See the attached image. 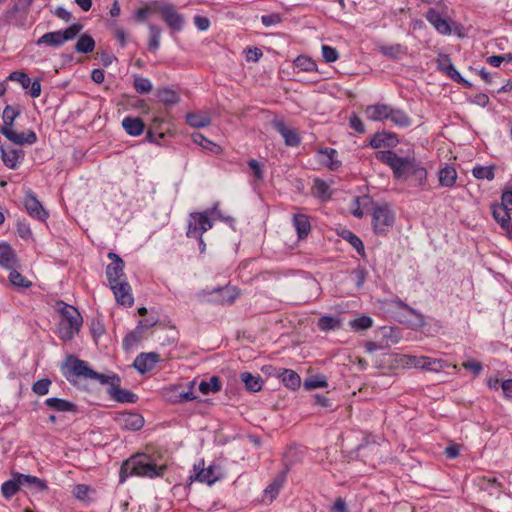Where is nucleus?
Here are the masks:
<instances>
[{
	"label": "nucleus",
	"mask_w": 512,
	"mask_h": 512,
	"mask_svg": "<svg viewBox=\"0 0 512 512\" xmlns=\"http://www.w3.org/2000/svg\"><path fill=\"white\" fill-rule=\"evenodd\" d=\"M166 466H158L147 454H135L124 461L120 467L119 481L123 483L130 476L155 478L162 476Z\"/></svg>",
	"instance_id": "nucleus-1"
},
{
	"label": "nucleus",
	"mask_w": 512,
	"mask_h": 512,
	"mask_svg": "<svg viewBox=\"0 0 512 512\" xmlns=\"http://www.w3.org/2000/svg\"><path fill=\"white\" fill-rule=\"evenodd\" d=\"M364 113L368 120L374 122L390 120L399 127H409L412 123L411 118L405 111L385 103L368 105L365 108Z\"/></svg>",
	"instance_id": "nucleus-2"
},
{
	"label": "nucleus",
	"mask_w": 512,
	"mask_h": 512,
	"mask_svg": "<svg viewBox=\"0 0 512 512\" xmlns=\"http://www.w3.org/2000/svg\"><path fill=\"white\" fill-rule=\"evenodd\" d=\"M375 158L389 166L396 179H406L416 160L414 157L410 156L400 157L392 150L377 151Z\"/></svg>",
	"instance_id": "nucleus-3"
},
{
	"label": "nucleus",
	"mask_w": 512,
	"mask_h": 512,
	"mask_svg": "<svg viewBox=\"0 0 512 512\" xmlns=\"http://www.w3.org/2000/svg\"><path fill=\"white\" fill-rule=\"evenodd\" d=\"M424 16L436 32L441 35L449 36L460 30V25L448 15V5H446V8L441 7L440 9L429 8Z\"/></svg>",
	"instance_id": "nucleus-4"
},
{
	"label": "nucleus",
	"mask_w": 512,
	"mask_h": 512,
	"mask_svg": "<svg viewBox=\"0 0 512 512\" xmlns=\"http://www.w3.org/2000/svg\"><path fill=\"white\" fill-rule=\"evenodd\" d=\"M82 29V24L73 23L64 30L45 33L36 41V44L38 46L46 45L53 48H59L65 42L73 40L81 32Z\"/></svg>",
	"instance_id": "nucleus-5"
},
{
	"label": "nucleus",
	"mask_w": 512,
	"mask_h": 512,
	"mask_svg": "<svg viewBox=\"0 0 512 512\" xmlns=\"http://www.w3.org/2000/svg\"><path fill=\"white\" fill-rule=\"evenodd\" d=\"M372 228L377 235H386L395 222V214L387 204H374L371 208Z\"/></svg>",
	"instance_id": "nucleus-6"
},
{
	"label": "nucleus",
	"mask_w": 512,
	"mask_h": 512,
	"mask_svg": "<svg viewBox=\"0 0 512 512\" xmlns=\"http://www.w3.org/2000/svg\"><path fill=\"white\" fill-rule=\"evenodd\" d=\"M209 213L212 211L190 213L186 231L188 238H200L213 227V221L208 216Z\"/></svg>",
	"instance_id": "nucleus-7"
},
{
	"label": "nucleus",
	"mask_w": 512,
	"mask_h": 512,
	"mask_svg": "<svg viewBox=\"0 0 512 512\" xmlns=\"http://www.w3.org/2000/svg\"><path fill=\"white\" fill-rule=\"evenodd\" d=\"M193 472L194 475L190 476L191 480H196L209 486L213 485L223 477L221 468L219 466L210 465L205 468L204 460H200L197 464H194Z\"/></svg>",
	"instance_id": "nucleus-8"
},
{
	"label": "nucleus",
	"mask_w": 512,
	"mask_h": 512,
	"mask_svg": "<svg viewBox=\"0 0 512 512\" xmlns=\"http://www.w3.org/2000/svg\"><path fill=\"white\" fill-rule=\"evenodd\" d=\"M162 19L167 26L174 32H180L184 28L185 18L182 14L177 12L172 4H164L159 8Z\"/></svg>",
	"instance_id": "nucleus-9"
},
{
	"label": "nucleus",
	"mask_w": 512,
	"mask_h": 512,
	"mask_svg": "<svg viewBox=\"0 0 512 512\" xmlns=\"http://www.w3.org/2000/svg\"><path fill=\"white\" fill-rule=\"evenodd\" d=\"M108 258L111 260V263L107 265L105 273L109 285L126 279L124 273L125 263L120 256L114 252H109Z\"/></svg>",
	"instance_id": "nucleus-10"
},
{
	"label": "nucleus",
	"mask_w": 512,
	"mask_h": 512,
	"mask_svg": "<svg viewBox=\"0 0 512 512\" xmlns=\"http://www.w3.org/2000/svg\"><path fill=\"white\" fill-rule=\"evenodd\" d=\"M68 362V370L64 372V376L69 382H73L74 377H91L93 369L88 366L86 361L70 356Z\"/></svg>",
	"instance_id": "nucleus-11"
},
{
	"label": "nucleus",
	"mask_w": 512,
	"mask_h": 512,
	"mask_svg": "<svg viewBox=\"0 0 512 512\" xmlns=\"http://www.w3.org/2000/svg\"><path fill=\"white\" fill-rule=\"evenodd\" d=\"M118 304L131 307L134 303L132 288L126 279L109 285Z\"/></svg>",
	"instance_id": "nucleus-12"
},
{
	"label": "nucleus",
	"mask_w": 512,
	"mask_h": 512,
	"mask_svg": "<svg viewBox=\"0 0 512 512\" xmlns=\"http://www.w3.org/2000/svg\"><path fill=\"white\" fill-rule=\"evenodd\" d=\"M116 423L121 429L137 431L144 425V418L136 412H122L115 418Z\"/></svg>",
	"instance_id": "nucleus-13"
},
{
	"label": "nucleus",
	"mask_w": 512,
	"mask_h": 512,
	"mask_svg": "<svg viewBox=\"0 0 512 512\" xmlns=\"http://www.w3.org/2000/svg\"><path fill=\"white\" fill-rule=\"evenodd\" d=\"M24 206L31 217L40 221H45L48 218V213L31 190L27 191L24 197Z\"/></svg>",
	"instance_id": "nucleus-14"
},
{
	"label": "nucleus",
	"mask_w": 512,
	"mask_h": 512,
	"mask_svg": "<svg viewBox=\"0 0 512 512\" xmlns=\"http://www.w3.org/2000/svg\"><path fill=\"white\" fill-rule=\"evenodd\" d=\"M438 68L443 71L449 78L453 81L461 84L462 86L469 88L471 87V83L464 79L461 74L456 70L454 65L451 62V59L448 55H439L437 59Z\"/></svg>",
	"instance_id": "nucleus-15"
},
{
	"label": "nucleus",
	"mask_w": 512,
	"mask_h": 512,
	"mask_svg": "<svg viewBox=\"0 0 512 512\" xmlns=\"http://www.w3.org/2000/svg\"><path fill=\"white\" fill-rule=\"evenodd\" d=\"M160 361V355L156 352L140 353L134 360V368L141 374L152 371Z\"/></svg>",
	"instance_id": "nucleus-16"
},
{
	"label": "nucleus",
	"mask_w": 512,
	"mask_h": 512,
	"mask_svg": "<svg viewBox=\"0 0 512 512\" xmlns=\"http://www.w3.org/2000/svg\"><path fill=\"white\" fill-rule=\"evenodd\" d=\"M0 133L16 145H31L37 141V136L33 130H29L27 133H17L10 128H0Z\"/></svg>",
	"instance_id": "nucleus-17"
},
{
	"label": "nucleus",
	"mask_w": 512,
	"mask_h": 512,
	"mask_svg": "<svg viewBox=\"0 0 512 512\" xmlns=\"http://www.w3.org/2000/svg\"><path fill=\"white\" fill-rule=\"evenodd\" d=\"M337 155V151L329 147L317 151L318 162L331 171H335L341 166V161L337 158Z\"/></svg>",
	"instance_id": "nucleus-18"
},
{
	"label": "nucleus",
	"mask_w": 512,
	"mask_h": 512,
	"mask_svg": "<svg viewBox=\"0 0 512 512\" xmlns=\"http://www.w3.org/2000/svg\"><path fill=\"white\" fill-rule=\"evenodd\" d=\"M391 304L397 307L398 309H403L409 315L413 316V321L410 322V327L413 329L422 328L426 325L425 318L422 313L417 311L416 309L409 306L407 303L402 301L400 298L396 297L391 300Z\"/></svg>",
	"instance_id": "nucleus-19"
},
{
	"label": "nucleus",
	"mask_w": 512,
	"mask_h": 512,
	"mask_svg": "<svg viewBox=\"0 0 512 512\" xmlns=\"http://www.w3.org/2000/svg\"><path fill=\"white\" fill-rule=\"evenodd\" d=\"M1 158L3 163L9 169H16L24 158V151L22 149H13L1 147Z\"/></svg>",
	"instance_id": "nucleus-20"
},
{
	"label": "nucleus",
	"mask_w": 512,
	"mask_h": 512,
	"mask_svg": "<svg viewBox=\"0 0 512 512\" xmlns=\"http://www.w3.org/2000/svg\"><path fill=\"white\" fill-rule=\"evenodd\" d=\"M164 397L168 402L171 403H183L196 399V396L190 388L188 391H180L179 387H171L165 390Z\"/></svg>",
	"instance_id": "nucleus-21"
},
{
	"label": "nucleus",
	"mask_w": 512,
	"mask_h": 512,
	"mask_svg": "<svg viewBox=\"0 0 512 512\" xmlns=\"http://www.w3.org/2000/svg\"><path fill=\"white\" fill-rule=\"evenodd\" d=\"M491 211L495 221L501 226L502 229L506 230L509 237H511V232L509 229L511 221V210L500 206L498 203H494L491 205Z\"/></svg>",
	"instance_id": "nucleus-22"
},
{
	"label": "nucleus",
	"mask_w": 512,
	"mask_h": 512,
	"mask_svg": "<svg viewBox=\"0 0 512 512\" xmlns=\"http://www.w3.org/2000/svg\"><path fill=\"white\" fill-rule=\"evenodd\" d=\"M273 125L284 138L287 146L296 147L300 144L301 139L299 135L293 129L288 128L283 121H275Z\"/></svg>",
	"instance_id": "nucleus-23"
},
{
	"label": "nucleus",
	"mask_w": 512,
	"mask_h": 512,
	"mask_svg": "<svg viewBox=\"0 0 512 512\" xmlns=\"http://www.w3.org/2000/svg\"><path fill=\"white\" fill-rule=\"evenodd\" d=\"M61 314L63 320L67 323L69 327L76 330L80 329L83 323V319L79 311L75 307L65 304L61 310Z\"/></svg>",
	"instance_id": "nucleus-24"
},
{
	"label": "nucleus",
	"mask_w": 512,
	"mask_h": 512,
	"mask_svg": "<svg viewBox=\"0 0 512 512\" xmlns=\"http://www.w3.org/2000/svg\"><path fill=\"white\" fill-rule=\"evenodd\" d=\"M293 226L299 239H305L311 231L309 217L303 213H295L292 217Z\"/></svg>",
	"instance_id": "nucleus-25"
},
{
	"label": "nucleus",
	"mask_w": 512,
	"mask_h": 512,
	"mask_svg": "<svg viewBox=\"0 0 512 512\" xmlns=\"http://www.w3.org/2000/svg\"><path fill=\"white\" fill-rule=\"evenodd\" d=\"M17 264V256L14 249L6 242L0 243V266L12 269Z\"/></svg>",
	"instance_id": "nucleus-26"
},
{
	"label": "nucleus",
	"mask_w": 512,
	"mask_h": 512,
	"mask_svg": "<svg viewBox=\"0 0 512 512\" xmlns=\"http://www.w3.org/2000/svg\"><path fill=\"white\" fill-rule=\"evenodd\" d=\"M374 202L370 196L364 195L362 197H357L354 200V206L351 210V213L356 218H363L364 215L371 213V208L373 207Z\"/></svg>",
	"instance_id": "nucleus-27"
},
{
	"label": "nucleus",
	"mask_w": 512,
	"mask_h": 512,
	"mask_svg": "<svg viewBox=\"0 0 512 512\" xmlns=\"http://www.w3.org/2000/svg\"><path fill=\"white\" fill-rule=\"evenodd\" d=\"M20 475L21 473L19 472H13L12 478L2 484L1 493L4 498L10 499L22 488V480L20 479Z\"/></svg>",
	"instance_id": "nucleus-28"
},
{
	"label": "nucleus",
	"mask_w": 512,
	"mask_h": 512,
	"mask_svg": "<svg viewBox=\"0 0 512 512\" xmlns=\"http://www.w3.org/2000/svg\"><path fill=\"white\" fill-rule=\"evenodd\" d=\"M45 405L53 411L56 412H77V406L66 399H61L57 397L47 398L45 400Z\"/></svg>",
	"instance_id": "nucleus-29"
},
{
	"label": "nucleus",
	"mask_w": 512,
	"mask_h": 512,
	"mask_svg": "<svg viewBox=\"0 0 512 512\" xmlns=\"http://www.w3.org/2000/svg\"><path fill=\"white\" fill-rule=\"evenodd\" d=\"M122 127L130 136H139L145 129L143 120L139 117L127 116L122 120Z\"/></svg>",
	"instance_id": "nucleus-30"
},
{
	"label": "nucleus",
	"mask_w": 512,
	"mask_h": 512,
	"mask_svg": "<svg viewBox=\"0 0 512 512\" xmlns=\"http://www.w3.org/2000/svg\"><path fill=\"white\" fill-rule=\"evenodd\" d=\"M20 479L22 480V487L27 488L31 492H43L48 489L46 481L36 476L21 473Z\"/></svg>",
	"instance_id": "nucleus-31"
},
{
	"label": "nucleus",
	"mask_w": 512,
	"mask_h": 512,
	"mask_svg": "<svg viewBox=\"0 0 512 512\" xmlns=\"http://www.w3.org/2000/svg\"><path fill=\"white\" fill-rule=\"evenodd\" d=\"M109 395L120 403H135L137 401V395L133 392L122 389L119 386H113L112 388H108Z\"/></svg>",
	"instance_id": "nucleus-32"
},
{
	"label": "nucleus",
	"mask_w": 512,
	"mask_h": 512,
	"mask_svg": "<svg viewBox=\"0 0 512 512\" xmlns=\"http://www.w3.org/2000/svg\"><path fill=\"white\" fill-rule=\"evenodd\" d=\"M439 184L442 187L452 188L456 184L457 171L454 167L446 165L438 173Z\"/></svg>",
	"instance_id": "nucleus-33"
},
{
	"label": "nucleus",
	"mask_w": 512,
	"mask_h": 512,
	"mask_svg": "<svg viewBox=\"0 0 512 512\" xmlns=\"http://www.w3.org/2000/svg\"><path fill=\"white\" fill-rule=\"evenodd\" d=\"M240 378L245 384L247 390L251 392H258L262 389L263 380L260 375H253L250 372H243L241 373Z\"/></svg>",
	"instance_id": "nucleus-34"
},
{
	"label": "nucleus",
	"mask_w": 512,
	"mask_h": 512,
	"mask_svg": "<svg viewBox=\"0 0 512 512\" xmlns=\"http://www.w3.org/2000/svg\"><path fill=\"white\" fill-rule=\"evenodd\" d=\"M186 122L194 128H205L211 124V118L207 113H188Z\"/></svg>",
	"instance_id": "nucleus-35"
},
{
	"label": "nucleus",
	"mask_w": 512,
	"mask_h": 512,
	"mask_svg": "<svg viewBox=\"0 0 512 512\" xmlns=\"http://www.w3.org/2000/svg\"><path fill=\"white\" fill-rule=\"evenodd\" d=\"M198 388L203 395L217 393L222 389L221 379L218 376H212L207 381H201Z\"/></svg>",
	"instance_id": "nucleus-36"
},
{
	"label": "nucleus",
	"mask_w": 512,
	"mask_h": 512,
	"mask_svg": "<svg viewBox=\"0 0 512 512\" xmlns=\"http://www.w3.org/2000/svg\"><path fill=\"white\" fill-rule=\"evenodd\" d=\"M156 96L159 101L165 105H175L180 102V96L175 90L171 88H159L157 90Z\"/></svg>",
	"instance_id": "nucleus-37"
},
{
	"label": "nucleus",
	"mask_w": 512,
	"mask_h": 512,
	"mask_svg": "<svg viewBox=\"0 0 512 512\" xmlns=\"http://www.w3.org/2000/svg\"><path fill=\"white\" fill-rule=\"evenodd\" d=\"M221 295L222 304H232L239 296V290L234 286L218 287L213 290Z\"/></svg>",
	"instance_id": "nucleus-38"
},
{
	"label": "nucleus",
	"mask_w": 512,
	"mask_h": 512,
	"mask_svg": "<svg viewBox=\"0 0 512 512\" xmlns=\"http://www.w3.org/2000/svg\"><path fill=\"white\" fill-rule=\"evenodd\" d=\"M285 482V476L279 475L273 479V481L264 490L265 498L273 501L279 494Z\"/></svg>",
	"instance_id": "nucleus-39"
},
{
	"label": "nucleus",
	"mask_w": 512,
	"mask_h": 512,
	"mask_svg": "<svg viewBox=\"0 0 512 512\" xmlns=\"http://www.w3.org/2000/svg\"><path fill=\"white\" fill-rule=\"evenodd\" d=\"M18 106L7 105L2 113L3 126L1 128L13 129L15 119L20 115Z\"/></svg>",
	"instance_id": "nucleus-40"
},
{
	"label": "nucleus",
	"mask_w": 512,
	"mask_h": 512,
	"mask_svg": "<svg viewBox=\"0 0 512 512\" xmlns=\"http://www.w3.org/2000/svg\"><path fill=\"white\" fill-rule=\"evenodd\" d=\"M340 236L346 240L356 251L360 256L365 255V248L362 240L352 231L350 230H343L340 234Z\"/></svg>",
	"instance_id": "nucleus-41"
},
{
	"label": "nucleus",
	"mask_w": 512,
	"mask_h": 512,
	"mask_svg": "<svg viewBox=\"0 0 512 512\" xmlns=\"http://www.w3.org/2000/svg\"><path fill=\"white\" fill-rule=\"evenodd\" d=\"M74 48L78 53L88 54L94 50L95 41L90 35L82 34L78 38Z\"/></svg>",
	"instance_id": "nucleus-42"
},
{
	"label": "nucleus",
	"mask_w": 512,
	"mask_h": 512,
	"mask_svg": "<svg viewBox=\"0 0 512 512\" xmlns=\"http://www.w3.org/2000/svg\"><path fill=\"white\" fill-rule=\"evenodd\" d=\"M143 334L137 327L130 331L123 339V349L126 351L133 349L142 340Z\"/></svg>",
	"instance_id": "nucleus-43"
},
{
	"label": "nucleus",
	"mask_w": 512,
	"mask_h": 512,
	"mask_svg": "<svg viewBox=\"0 0 512 512\" xmlns=\"http://www.w3.org/2000/svg\"><path fill=\"white\" fill-rule=\"evenodd\" d=\"M394 139L392 134L388 133H376L370 139L369 145L374 149H379L384 146H390L393 144L391 140Z\"/></svg>",
	"instance_id": "nucleus-44"
},
{
	"label": "nucleus",
	"mask_w": 512,
	"mask_h": 512,
	"mask_svg": "<svg viewBox=\"0 0 512 512\" xmlns=\"http://www.w3.org/2000/svg\"><path fill=\"white\" fill-rule=\"evenodd\" d=\"M282 381L284 385L290 389H297L300 387V376L291 369H284L282 373Z\"/></svg>",
	"instance_id": "nucleus-45"
},
{
	"label": "nucleus",
	"mask_w": 512,
	"mask_h": 512,
	"mask_svg": "<svg viewBox=\"0 0 512 512\" xmlns=\"http://www.w3.org/2000/svg\"><path fill=\"white\" fill-rule=\"evenodd\" d=\"M379 50L384 56L392 59H398L401 55L406 53V48L401 44L382 45Z\"/></svg>",
	"instance_id": "nucleus-46"
},
{
	"label": "nucleus",
	"mask_w": 512,
	"mask_h": 512,
	"mask_svg": "<svg viewBox=\"0 0 512 512\" xmlns=\"http://www.w3.org/2000/svg\"><path fill=\"white\" fill-rule=\"evenodd\" d=\"M149 33L148 50L155 53L160 47L161 29L156 25L150 24Z\"/></svg>",
	"instance_id": "nucleus-47"
},
{
	"label": "nucleus",
	"mask_w": 512,
	"mask_h": 512,
	"mask_svg": "<svg viewBox=\"0 0 512 512\" xmlns=\"http://www.w3.org/2000/svg\"><path fill=\"white\" fill-rule=\"evenodd\" d=\"M472 175L478 180H493L495 177L494 166H476L472 169Z\"/></svg>",
	"instance_id": "nucleus-48"
},
{
	"label": "nucleus",
	"mask_w": 512,
	"mask_h": 512,
	"mask_svg": "<svg viewBox=\"0 0 512 512\" xmlns=\"http://www.w3.org/2000/svg\"><path fill=\"white\" fill-rule=\"evenodd\" d=\"M317 325L321 331H329L338 329L341 323L337 317L325 315L319 318Z\"/></svg>",
	"instance_id": "nucleus-49"
},
{
	"label": "nucleus",
	"mask_w": 512,
	"mask_h": 512,
	"mask_svg": "<svg viewBox=\"0 0 512 512\" xmlns=\"http://www.w3.org/2000/svg\"><path fill=\"white\" fill-rule=\"evenodd\" d=\"M90 379L97 380L101 384H109V388H112L114 385L119 386L121 383L120 377L116 374L105 375V374L98 373L94 370L92 371Z\"/></svg>",
	"instance_id": "nucleus-50"
},
{
	"label": "nucleus",
	"mask_w": 512,
	"mask_h": 512,
	"mask_svg": "<svg viewBox=\"0 0 512 512\" xmlns=\"http://www.w3.org/2000/svg\"><path fill=\"white\" fill-rule=\"evenodd\" d=\"M9 281L15 287L19 288H29L31 286V282L27 280L21 273H19L15 267L10 269L9 273Z\"/></svg>",
	"instance_id": "nucleus-51"
},
{
	"label": "nucleus",
	"mask_w": 512,
	"mask_h": 512,
	"mask_svg": "<svg viewBox=\"0 0 512 512\" xmlns=\"http://www.w3.org/2000/svg\"><path fill=\"white\" fill-rule=\"evenodd\" d=\"M133 88L139 94H147L152 91V83L148 78L142 76H135Z\"/></svg>",
	"instance_id": "nucleus-52"
},
{
	"label": "nucleus",
	"mask_w": 512,
	"mask_h": 512,
	"mask_svg": "<svg viewBox=\"0 0 512 512\" xmlns=\"http://www.w3.org/2000/svg\"><path fill=\"white\" fill-rule=\"evenodd\" d=\"M373 325V320L371 317L367 315H362L356 319L350 321V326L355 331H363L371 328Z\"/></svg>",
	"instance_id": "nucleus-53"
},
{
	"label": "nucleus",
	"mask_w": 512,
	"mask_h": 512,
	"mask_svg": "<svg viewBox=\"0 0 512 512\" xmlns=\"http://www.w3.org/2000/svg\"><path fill=\"white\" fill-rule=\"evenodd\" d=\"M7 80L18 82L23 89L29 88L31 84V79L29 78V76L22 71L11 72L7 77Z\"/></svg>",
	"instance_id": "nucleus-54"
},
{
	"label": "nucleus",
	"mask_w": 512,
	"mask_h": 512,
	"mask_svg": "<svg viewBox=\"0 0 512 512\" xmlns=\"http://www.w3.org/2000/svg\"><path fill=\"white\" fill-rule=\"evenodd\" d=\"M409 174H411L418 181L419 185H423L426 182L427 171L416 160L413 164V168L410 169Z\"/></svg>",
	"instance_id": "nucleus-55"
},
{
	"label": "nucleus",
	"mask_w": 512,
	"mask_h": 512,
	"mask_svg": "<svg viewBox=\"0 0 512 512\" xmlns=\"http://www.w3.org/2000/svg\"><path fill=\"white\" fill-rule=\"evenodd\" d=\"M443 363L441 359L424 356L423 370L438 372L443 368Z\"/></svg>",
	"instance_id": "nucleus-56"
},
{
	"label": "nucleus",
	"mask_w": 512,
	"mask_h": 512,
	"mask_svg": "<svg viewBox=\"0 0 512 512\" xmlns=\"http://www.w3.org/2000/svg\"><path fill=\"white\" fill-rule=\"evenodd\" d=\"M91 491V487L87 484H76L73 487V496L80 501H87L88 495Z\"/></svg>",
	"instance_id": "nucleus-57"
},
{
	"label": "nucleus",
	"mask_w": 512,
	"mask_h": 512,
	"mask_svg": "<svg viewBox=\"0 0 512 512\" xmlns=\"http://www.w3.org/2000/svg\"><path fill=\"white\" fill-rule=\"evenodd\" d=\"M51 384V380L47 378L40 379L33 384L32 391L39 396L46 395L49 392Z\"/></svg>",
	"instance_id": "nucleus-58"
},
{
	"label": "nucleus",
	"mask_w": 512,
	"mask_h": 512,
	"mask_svg": "<svg viewBox=\"0 0 512 512\" xmlns=\"http://www.w3.org/2000/svg\"><path fill=\"white\" fill-rule=\"evenodd\" d=\"M424 356L403 355L402 364L406 367L423 369Z\"/></svg>",
	"instance_id": "nucleus-59"
},
{
	"label": "nucleus",
	"mask_w": 512,
	"mask_h": 512,
	"mask_svg": "<svg viewBox=\"0 0 512 512\" xmlns=\"http://www.w3.org/2000/svg\"><path fill=\"white\" fill-rule=\"evenodd\" d=\"M295 65L306 72H311L316 68V63L306 56L297 57L295 60Z\"/></svg>",
	"instance_id": "nucleus-60"
},
{
	"label": "nucleus",
	"mask_w": 512,
	"mask_h": 512,
	"mask_svg": "<svg viewBox=\"0 0 512 512\" xmlns=\"http://www.w3.org/2000/svg\"><path fill=\"white\" fill-rule=\"evenodd\" d=\"M315 194L320 198H329V186L323 180L316 179L314 183Z\"/></svg>",
	"instance_id": "nucleus-61"
},
{
	"label": "nucleus",
	"mask_w": 512,
	"mask_h": 512,
	"mask_svg": "<svg viewBox=\"0 0 512 512\" xmlns=\"http://www.w3.org/2000/svg\"><path fill=\"white\" fill-rule=\"evenodd\" d=\"M322 56L327 63H332L338 59L339 54H338V51L334 47H331L328 45H323L322 46Z\"/></svg>",
	"instance_id": "nucleus-62"
},
{
	"label": "nucleus",
	"mask_w": 512,
	"mask_h": 512,
	"mask_svg": "<svg viewBox=\"0 0 512 512\" xmlns=\"http://www.w3.org/2000/svg\"><path fill=\"white\" fill-rule=\"evenodd\" d=\"M350 127L355 130L357 133L363 134L365 133V125L361 118L357 114H352L349 119Z\"/></svg>",
	"instance_id": "nucleus-63"
},
{
	"label": "nucleus",
	"mask_w": 512,
	"mask_h": 512,
	"mask_svg": "<svg viewBox=\"0 0 512 512\" xmlns=\"http://www.w3.org/2000/svg\"><path fill=\"white\" fill-rule=\"evenodd\" d=\"M500 206L512 211V188L505 189L501 195Z\"/></svg>",
	"instance_id": "nucleus-64"
}]
</instances>
